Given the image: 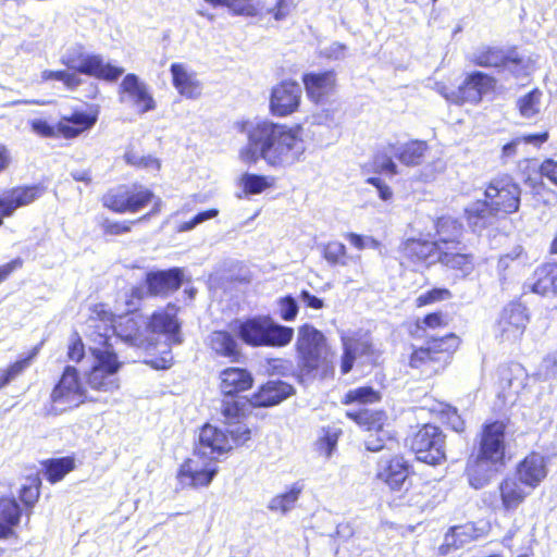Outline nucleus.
Returning <instances> with one entry per match:
<instances>
[{
  "label": "nucleus",
  "instance_id": "1",
  "mask_svg": "<svg viewBox=\"0 0 557 557\" xmlns=\"http://www.w3.org/2000/svg\"><path fill=\"white\" fill-rule=\"evenodd\" d=\"M236 128L247 139L238 150V159L248 166L261 159L269 166H282L297 161L305 151L300 124L288 126L267 119L257 122L246 120L237 122Z\"/></svg>",
  "mask_w": 557,
  "mask_h": 557
},
{
  "label": "nucleus",
  "instance_id": "2",
  "mask_svg": "<svg viewBox=\"0 0 557 557\" xmlns=\"http://www.w3.org/2000/svg\"><path fill=\"white\" fill-rule=\"evenodd\" d=\"M520 195L519 185L510 176L494 178L485 190V199L478 200L466 209L468 223L473 231H478L493 224L498 214L518 211Z\"/></svg>",
  "mask_w": 557,
  "mask_h": 557
},
{
  "label": "nucleus",
  "instance_id": "3",
  "mask_svg": "<svg viewBox=\"0 0 557 557\" xmlns=\"http://www.w3.org/2000/svg\"><path fill=\"white\" fill-rule=\"evenodd\" d=\"M297 368L294 376L299 383L325 377L333 372V356L324 334L309 323L298 327L295 343Z\"/></svg>",
  "mask_w": 557,
  "mask_h": 557
},
{
  "label": "nucleus",
  "instance_id": "4",
  "mask_svg": "<svg viewBox=\"0 0 557 557\" xmlns=\"http://www.w3.org/2000/svg\"><path fill=\"white\" fill-rule=\"evenodd\" d=\"M89 400L88 391L79 369L66 364L51 388L44 412L46 416H60Z\"/></svg>",
  "mask_w": 557,
  "mask_h": 557
},
{
  "label": "nucleus",
  "instance_id": "5",
  "mask_svg": "<svg viewBox=\"0 0 557 557\" xmlns=\"http://www.w3.org/2000/svg\"><path fill=\"white\" fill-rule=\"evenodd\" d=\"M41 491V479L38 473L28 475L26 482L17 491L20 504L14 496H0V540L16 537L15 529L22 516L29 517L38 503Z\"/></svg>",
  "mask_w": 557,
  "mask_h": 557
},
{
  "label": "nucleus",
  "instance_id": "6",
  "mask_svg": "<svg viewBox=\"0 0 557 557\" xmlns=\"http://www.w3.org/2000/svg\"><path fill=\"white\" fill-rule=\"evenodd\" d=\"M90 355L94 361L85 373L86 387L102 393L117 389L120 387L117 373L123 362L110 343V338L104 336L101 347L90 348Z\"/></svg>",
  "mask_w": 557,
  "mask_h": 557
},
{
  "label": "nucleus",
  "instance_id": "7",
  "mask_svg": "<svg viewBox=\"0 0 557 557\" xmlns=\"http://www.w3.org/2000/svg\"><path fill=\"white\" fill-rule=\"evenodd\" d=\"M234 330L239 339L250 347H285L294 337L293 327L276 324L268 317L236 321Z\"/></svg>",
  "mask_w": 557,
  "mask_h": 557
},
{
  "label": "nucleus",
  "instance_id": "8",
  "mask_svg": "<svg viewBox=\"0 0 557 557\" xmlns=\"http://www.w3.org/2000/svg\"><path fill=\"white\" fill-rule=\"evenodd\" d=\"M72 71L63 74L62 84L67 90L74 91L83 83L79 74L95 77L108 83L116 82L124 73V69L106 62L101 54L78 53L63 62Z\"/></svg>",
  "mask_w": 557,
  "mask_h": 557
},
{
  "label": "nucleus",
  "instance_id": "9",
  "mask_svg": "<svg viewBox=\"0 0 557 557\" xmlns=\"http://www.w3.org/2000/svg\"><path fill=\"white\" fill-rule=\"evenodd\" d=\"M154 193L139 184H120L115 187L108 189L101 196V205L109 211L123 214V213H137L145 209L150 202H154Z\"/></svg>",
  "mask_w": 557,
  "mask_h": 557
},
{
  "label": "nucleus",
  "instance_id": "10",
  "mask_svg": "<svg viewBox=\"0 0 557 557\" xmlns=\"http://www.w3.org/2000/svg\"><path fill=\"white\" fill-rule=\"evenodd\" d=\"M410 448L417 459L428 465L437 466L446 460L445 434L433 424H424L412 436Z\"/></svg>",
  "mask_w": 557,
  "mask_h": 557
},
{
  "label": "nucleus",
  "instance_id": "11",
  "mask_svg": "<svg viewBox=\"0 0 557 557\" xmlns=\"http://www.w3.org/2000/svg\"><path fill=\"white\" fill-rule=\"evenodd\" d=\"M218 466L211 459L194 454L193 457L186 458L180 466L176 478L181 484L191 488L207 487L218 474Z\"/></svg>",
  "mask_w": 557,
  "mask_h": 557
},
{
  "label": "nucleus",
  "instance_id": "12",
  "mask_svg": "<svg viewBox=\"0 0 557 557\" xmlns=\"http://www.w3.org/2000/svg\"><path fill=\"white\" fill-rule=\"evenodd\" d=\"M507 424L504 421L485 423L481 432L478 455L494 463H505Z\"/></svg>",
  "mask_w": 557,
  "mask_h": 557
},
{
  "label": "nucleus",
  "instance_id": "13",
  "mask_svg": "<svg viewBox=\"0 0 557 557\" xmlns=\"http://www.w3.org/2000/svg\"><path fill=\"white\" fill-rule=\"evenodd\" d=\"M350 419H354L359 425L367 426L369 435L364 438L366 449L369 451H380L382 449H393L396 442L393 437L387 435V432L383 430L385 416L383 412H369L352 414L350 412Z\"/></svg>",
  "mask_w": 557,
  "mask_h": 557
},
{
  "label": "nucleus",
  "instance_id": "14",
  "mask_svg": "<svg viewBox=\"0 0 557 557\" xmlns=\"http://www.w3.org/2000/svg\"><path fill=\"white\" fill-rule=\"evenodd\" d=\"M119 95L121 101L127 100L139 114H145L157 108L149 87L134 73H128L123 77Z\"/></svg>",
  "mask_w": 557,
  "mask_h": 557
},
{
  "label": "nucleus",
  "instance_id": "15",
  "mask_svg": "<svg viewBox=\"0 0 557 557\" xmlns=\"http://www.w3.org/2000/svg\"><path fill=\"white\" fill-rule=\"evenodd\" d=\"M528 321L527 308L519 302H511L502 310L495 329L496 336L502 342H516L524 333Z\"/></svg>",
  "mask_w": 557,
  "mask_h": 557
},
{
  "label": "nucleus",
  "instance_id": "16",
  "mask_svg": "<svg viewBox=\"0 0 557 557\" xmlns=\"http://www.w3.org/2000/svg\"><path fill=\"white\" fill-rule=\"evenodd\" d=\"M180 308L169 302L163 309L151 313L147 322V331L152 334H162L171 345H180L183 342L181 335V322L177 319Z\"/></svg>",
  "mask_w": 557,
  "mask_h": 557
},
{
  "label": "nucleus",
  "instance_id": "17",
  "mask_svg": "<svg viewBox=\"0 0 557 557\" xmlns=\"http://www.w3.org/2000/svg\"><path fill=\"white\" fill-rule=\"evenodd\" d=\"M301 82L308 99L321 104L326 102L337 88V74L334 70L310 71L302 75Z\"/></svg>",
  "mask_w": 557,
  "mask_h": 557
},
{
  "label": "nucleus",
  "instance_id": "18",
  "mask_svg": "<svg viewBox=\"0 0 557 557\" xmlns=\"http://www.w3.org/2000/svg\"><path fill=\"white\" fill-rule=\"evenodd\" d=\"M99 113V106L92 104L86 111L76 109L62 115L58 121L61 139L72 140L90 131L98 122Z\"/></svg>",
  "mask_w": 557,
  "mask_h": 557
},
{
  "label": "nucleus",
  "instance_id": "19",
  "mask_svg": "<svg viewBox=\"0 0 557 557\" xmlns=\"http://www.w3.org/2000/svg\"><path fill=\"white\" fill-rule=\"evenodd\" d=\"M184 282V270L178 267L148 271L144 278L147 294L151 297H168L178 290Z\"/></svg>",
  "mask_w": 557,
  "mask_h": 557
},
{
  "label": "nucleus",
  "instance_id": "20",
  "mask_svg": "<svg viewBox=\"0 0 557 557\" xmlns=\"http://www.w3.org/2000/svg\"><path fill=\"white\" fill-rule=\"evenodd\" d=\"M45 188L40 185H17L0 194V226L21 208L33 203L41 197Z\"/></svg>",
  "mask_w": 557,
  "mask_h": 557
},
{
  "label": "nucleus",
  "instance_id": "21",
  "mask_svg": "<svg viewBox=\"0 0 557 557\" xmlns=\"http://www.w3.org/2000/svg\"><path fill=\"white\" fill-rule=\"evenodd\" d=\"M301 90L297 82L283 81L275 85L270 96V112L284 117L294 113L300 106Z\"/></svg>",
  "mask_w": 557,
  "mask_h": 557
},
{
  "label": "nucleus",
  "instance_id": "22",
  "mask_svg": "<svg viewBox=\"0 0 557 557\" xmlns=\"http://www.w3.org/2000/svg\"><path fill=\"white\" fill-rule=\"evenodd\" d=\"M457 346V337L454 334H449L440 339H434L429 343L426 347H421L414 350L410 357V367L422 369L423 371H435V364H440L443 361V355L445 351Z\"/></svg>",
  "mask_w": 557,
  "mask_h": 557
},
{
  "label": "nucleus",
  "instance_id": "23",
  "mask_svg": "<svg viewBox=\"0 0 557 557\" xmlns=\"http://www.w3.org/2000/svg\"><path fill=\"white\" fill-rule=\"evenodd\" d=\"M295 394L292 384L281 380H270L260 384L247 399L252 408H269L276 406Z\"/></svg>",
  "mask_w": 557,
  "mask_h": 557
},
{
  "label": "nucleus",
  "instance_id": "24",
  "mask_svg": "<svg viewBox=\"0 0 557 557\" xmlns=\"http://www.w3.org/2000/svg\"><path fill=\"white\" fill-rule=\"evenodd\" d=\"M410 473L411 466L403 456L396 455L388 459L382 458L379 461L377 478L393 491L407 490Z\"/></svg>",
  "mask_w": 557,
  "mask_h": 557
},
{
  "label": "nucleus",
  "instance_id": "25",
  "mask_svg": "<svg viewBox=\"0 0 557 557\" xmlns=\"http://www.w3.org/2000/svg\"><path fill=\"white\" fill-rule=\"evenodd\" d=\"M206 346L210 354L218 358H224L232 363L240 362L244 354L236 336L227 330H214L206 339Z\"/></svg>",
  "mask_w": 557,
  "mask_h": 557
},
{
  "label": "nucleus",
  "instance_id": "26",
  "mask_svg": "<svg viewBox=\"0 0 557 557\" xmlns=\"http://www.w3.org/2000/svg\"><path fill=\"white\" fill-rule=\"evenodd\" d=\"M232 441L230 440L226 431H223L209 423L200 429L199 434V454L211 459L216 460L219 456L232 450Z\"/></svg>",
  "mask_w": 557,
  "mask_h": 557
},
{
  "label": "nucleus",
  "instance_id": "27",
  "mask_svg": "<svg viewBox=\"0 0 557 557\" xmlns=\"http://www.w3.org/2000/svg\"><path fill=\"white\" fill-rule=\"evenodd\" d=\"M220 391L224 397H236L250 391L255 379L251 372L245 368L227 367L220 372Z\"/></svg>",
  "mask_w": 557,
  "mask_h": 557
},
{
  "label": "nucleus",
  "instance_id": "28",
  "mask_svg": "<svg viewBox=\"0 0 557 557\" xmlns=\"http://www.w3.org/2000/svg\"><path fill=\"white\" fill-rule=\"evenodd\" d=\"M547 463L543 455L531 453L517 466V479L530 491L535 490L547 475Z\"/></svg>",
  "mask_w": 557,
  "mask_h": 557
},
{
  "label": "nucleus",
  "instance_id": "29",
  "mask_svg": "<svg viewBox=\"0 0 557 557\" xmlns=\"http://www.w3.org/2000/svg\"><path fill=\"white\" fill-rule=\"evenodd\" d=\"M509 52H505L502 49L494 47H482L474 51L471 55V61L479 66L484 67H505L512 69L517 71L515 67L517 66V59H513L512 55H508Z\"/></svg>",
  "mask_w": 557,
  "mask_h": 557
},
{
  "label": "nucleus",
  "instance_id": "30",
  "mask_svg": "<svg viewBox=\"0 0 557 557\" xmlns=\"http://www.w3.org/2000/svg\"><path fill=\"white\" fill-rule=\"evenodd\" d=\"M170 71L172 84L180 95L191 99L200 96L201 84L195 73L188 72L183 63H172Z\"/></svg>",
  "mask_w": 557,
  "mask_h": 557
},
{
  "label": "nucleus",
  "instance_id": "31",
  "mask_svg": "<svg viewBox=\"0 0 557 557\" xmlns=\"http://www.w3.org/2000/svg\"><path fill=\"white\" fill-rule=\"evenodd\" d=\"M502 463H494L485 460L482 456L476 455L473 460H470L467 467V475L469 484L475 490L486 486Z\"/></svg>",
  "mask_w": 557,
  "mask_h": 557
},
{
  "label": "nucleus",
  "instance_id": "32",
  "mask_svg": "<svg viewBox=\"0 0 557 557\" xmlns=\"http://www.w3.org/2000/svg\"><path fill=\"white\" fill-rule=\"evenodd\" d=\"M499 493L504 510L513 511L525 500L531 491L517 478H506L499 484Z\"/></svg>",
  "mask_w": 557,
  "mask_h": 557
},
{
  "label": "nucleus",
  "instance_id": "33",
  "mask_svg": "<svg viewBox=\"0 0 557 557\" xmlns=\"http://www.w3.org/2000/svg\"><path fill=\"white\" fill-rule=\"evenodd\" d=\"M161 207H162L161 199H157L154 201L152 209L149 212L140 215L139 218H137L135 220L112 221V220L106 219L100 224L102 234L104 236H109V237H115V236L128 234L132 232L134 225H136L137 223L148 221V220H150L151 216L159 214L161 211Z\"/></svg>",
  "mask_w": 557,
  "mask_h": 557
},
{
  "label": "nucleus",
  "instance_id": "34",
  "mask_svg": "<svg viewBox=\"0 0 557 557\" xmlns=\"http://www.w3.org/2000/svg\"><path fill=\"white\" fill-rule=\"evenodd\" d=\"M494 85L495 81L493 77L482 72H474L467 77L460 91L468 101L479 102L483 95L494 88Z\"/></svg>",
  "mask_w": 557,
  "mask_h": 557
},
{
  "label": "nucleus",
  "instance_id": "35",
  "mask_svg": "<svg viewBox=\"0 0 557 557\" xmlns=\"http://www.w3.org/2000/svg\"><path fill=\"white\" fill-rule=\"evenodd\" d=\"M389 150L395 152V157L403 164L417 166L423 162L429 145L423 140H410L399 146H391Z\"/></svg>",
  "mask_w": 557,
  "mask_h": 557
},
{
  "label": "nucleus",
  "instance_id": "36",
  "mask_svg": "<svg viewBox=\"0 0 557 557\" xmlns=\"http://www.w3.org/2000/svg\"><path fill=\"white\" fill-rule=\"evenodd\" d=\"M443 249L436 242H428L410 238L404 244V253L417 261H431L438 260V252Z\"/></svg>",
  "mask_w": 557,
  "mask_h": 557
},
{
  "label": "nucleus",
  "instance_id": "37",
  "mask_svg": "<svg viewBox=\"0 0 557 557\" xmlns=\"http://www.w3.org/2000/svg\"><path fill=\"white\" fill-rule=\"evenodd\" d=\"M438 261L451 270L459 271L462 276L469 275L474 268L473 257L459 252L457 245L443 247L438 252Z\"/></svg>",
  "mask_w": 557,
  "mask_h": 557
},
{
  "label": "nucleus",
  "instance_id": "38",
  "mask_svg": "<svg viewBox=\"0 0 557 557\" xmlns=\"http://www.w3.org/2000/svg\"><path fill=\"white\" fill-rule=\"evenodd\" d=\"M40 350V345L33 347L26 356L11 362L5 369L0 371V389L9 385L13 380L22 375L36 359Z\"/></svg>",
  "mask_w": 557,
  "mask_h": 557
},
{
  "label": "nucleus",
  "instance_id": "39",
  "mask_svg": "<svg viewBox=\"0 0 557 557\" xmlns=\"http://www.w3.org/2000/svg\"><path fill=\"white\" fill-rule=\"evenodd\" d=\"M41 466L46 479L54 484L75 469V458L73 456L50 458L42 461Z\"/></svg>",
  "mask_w": 557,
  "mask_h": 557
},
{
  "label": "nucleus",
  "instance_id": "40",
  "mask_svg": "<svg viewBox=\"0 0 557 557\" xmlns=\"http://www.w3.org/2000/svg\"><path fill=\"white\" fill-rule=\"evenodd\" d=\"M536 281L532 285V290L540 295L549 293L557 294V263H548L535 272Z\"/></svg>",
  "mask_w": 557,
  "mask_h": 557
},
{
  "label": "nucleus",
  "instance_id": "41",
  "mask_svg": "<svg viewBox=\"0 0 557 557\" xmlns=\"http://www.w3.org/2000/svg\"><path fill=\"white\" fill-rule=\"evenodd\" d=\"M436 232L438 240L436 243L443 247L456 246L459 244V238L462 234V226L455 219L444 216L436 222Z\"/></svg>",
  "mask_w": 557,
  "mask_h": 557
},
{
  "label": "nucleus",
  "instance_id": "42",
  "mask_svg": "<svg viewBox=\"0 0 557 557\" xmlns=\"http://www.w3.org/2000/svg\"><path fill=\"white\" fill-rule=\"evenodd\" d=\"M302 492V485L294 483L288 491L275 495L268 505V508L274 512L286 513L292 510Z\"/></svg>",
  "mask_w": 557,
  "mask_h": 557
},
{
  "label": "nucleus",
  "instance_id": "43",
  "mask_svg": "<svg viewBox=\"0 0 557 557\" xmlns=\"http://www.w3.org/2000/svg\"><path fill=\"white\" fill-rule=\"evenodd\" d=\"M125 163L136 170H151L160 171L161 162L160 159L152 154H140L139 151L129 147L123 154Z\"/></svg>",
  "mask_w": 557,
  "mask_h": 557
},
{
  "label": "nucleus",
  "instance_id": "44",
  "mask_svg": "<svg viewBox=\"0 0 557 557\" xmlns=\"http://www.w3.org/2000/svg\"><path fill=\"white\" fill-rule=\"evenodd\" d=\"M261 4L258 15L269 16L277 22L289 16L295 8L293 0H261Z\"/></svg>",
  "mask_w": 557,
  "mask_h": 557
},
{
  "label": "nucleus",
  "instance_id": "45",
  "mask_svg": "<svg viewBox=\"0 0 557 557\" xmlns=\"http://www.w3.org/2000/svg\"><path fill=\"white\" fill-rule=\"evenodd\" d=\"M350 370L354 368V360L357 358H364L367 362L376 364L381 357V351L373 347L368 337L355 342H350Z\"/></svg>",
  "mask_w": 557,
  "mask_h": 557
},
{
  "label": "nucleus",
  "instance_id": "46",
  "mask_svg": "<svg viewBox=\"0 0 557 557\" xmlns=\"http://www.w3.org/2000/svg\"><path fill=\"white\" fill-rule=\"evenodd\" d=\"M221 413L227 426L237 424L247 417L246 403L237 398V396L231 397V399H224L221 406Z\"/></svg>",
  "mask_w": 557,
  "mask_h": 557
},
{
  "label": "nucleus",
  "instance_id": "47",
  "mask_svg": "<svg viewBox=\"0 0 557 557\" xmlns=\"http://www.w3.org/2000/svg\"><path fill=\"white\" fill-rule=\"evenodd\" d=\"M543 92L539 88H534L530 92L520 97L517 107L520 115L524 119H532L541 111Z\"/></svg>",
  "mask_w": 557,
  "mask_h": 557
},
{
  "label": "nucleus",
  "instance_id": "48",
  "mask_svg": "<svg viewBox=\"0 0 557 557\" xmlns=\"http://www.w3.org/2000/svg\"><path fill=\"white\" fill-rule=\"evenodd\" d=\"M391 146L393 145L389 144L375 153L373 158V166L376 172L393 176L398 174V170L397 164L393 160L395 152L389 150Z\"/></svg>",
  "mask_w": 557,
  "mask_h": 557
},
{
  "label": "nucleus",
  "instance_id": "49",
  "mask_svg": "<svg viewBox=\"0 0 557 557\" xmlns=\"http://www.w3.org/2000/svg\"><path fill=\"white\" fill-rule=\"evenodd\" d=\"M342 432L332 428H322L321 435L315 441V450L319 455L330 457Z\"/></svg>",
  "mask_w": 557,
  "mask_h": 557
},
{
  "label": "nucleus",
  "instance_id": "50",
  "mask_svg": "<svg viewBox=\"0 0 557 557\" xmlns=\"http://www.w3.org/2000/svg\"><path fill=\"white\" fill-rule=\"evenodd\" d=\"M234 15L257 16L261 10V0H226L222 5Z\"/></svg>",
  "mask_w": 557,
  "mask_h": 557
},
{
  "label": "nucleus",
  "instance_id": "51",
  "mask_svg": "<svg viewBox=\"0 0 557 557\" xmlns=\"http://www.w3.org/2000/svg\"><path fill=\"white\" fill-rule=\"evenodd\" d=\"M240 181L243 190L248 195L261 194L273 185L267 176L260 174L246 173Z\"/></svg>",
  "mask_w": 557,
  "mask_h": 557
},
{
  "label": "nucleus",
  "instance_id": "52",
  "mask_svg": "<svg viewBox=\"0 0 557 557\" xmlns=\"http://www.w3.org/2000/svg\"><path fill=\"white\" fill-rule=\"evenodd\" d=\"M472 527L458 525L450 529V532L445 535L444 545L447 547L458 548L471 539Z\"/></svg>",
  "mask_w": 557,
  "mask_h": 557
},
{
  "label": "nucleus",
  "instance_id": "53",
  "mask_svg": "<svg viewBox=\"0 0 557 557\" xmlns=\"http://www.w3.org/2000/svg\"><path fill=\"white\" fill-rule=\"evenodd\" d=\"M85 356V344L78 332H73L72 335L70 336L66 347L67 360L74 363H81L84 360Z\"/></svg>",
  "mask_w": 557,
  "mask_h": 557
},
{
  "label": "nucleus",
  "instance_id": "54",
  "mask_svg": "<svg viewBox=\"0 0 557 557\" xmlns=\"http://www.w3.org/2000/svg\"><path fill=\"white\" fill-rule=\"evenodd\" d=\"M540 381L557 377V350L545 356L535 373Z\"/></svg>",
  "mask_w": 557,
  "mask_h": 557
},
{
  "label": "nucleus",
  "instance_id": "55",
  "mask_svg": "<svg viewBox=\"0 0 557 557\" xmlns=\"http://www.w3.org/2000/svg\"><path fill=\"white\" fill-rule=\"evenodd\" d=\"M30 129L42 138H61L59 132V123L50 124L48 121L42 119H35L29 123Z\"/></svg>",
  "mask_w": 557,
  "mask_h": 557
},
{
  "label": "nucleus",
  "instance_id": "56",
  "mask_svg": "<svg viewBox=\"0 0 557 557\" xmlns=\"http://www.w3.org/2000/svg\"><path fill=\"white\" fill-rule=\"evenodd\" d=\"M226 433L232 441V447L244 445L251 438V429L242 421L232 426H227Z\"/></svg>",
  "mask_w": 557,
  "mask_h": 557
},
{
  "label": "nucleus",
  "instance_id": "57",
  "mask_svg": "<svg viewBox=\"0 0 557 557\" xmlns=\"http://www.w3.org/2000/svg\"><path fill=\"white\" fill-rule=\"evenodd\" d=\"M278 314L284 321H293L298 314V305L290 295L281 297L277 300Z\"/></svg>",
  "mask_w": 557,
  "mask_h": 557
},
{
  "label": "nucleus",
  "instance_id": "58",
  "mask_svg": "<svg viewBox=\"0 0 557 557\" xmlns=\"http://www.w3.org/2000/svg\"><path fill=\"white\" fill-rule=\"evenodd\" d=\"M381 399L379 392L370 386L358 387L350 391V403L358 401L360 404H373Z\"/></svg>",
  "mask_w": 557,
  "mask_h": 557
},
{
  "label": "nucleus",
  "instance_id": "59",
  "mask_svg": "<svg viewBox=\"0 0 557 557\" xmlns=\"http://www.w3.org/2000/svg\"><path fill=\"white\" fill-rule=\"evenodd\" d=\"M451 297V293L446 288H434L429 290L417 298V306L422 307L435 301L449 299Z\"/></svg>",
  "mask_w": 557,
  "mask_h": 557
},
{
  "label": "nucleus",
  "instance_id": "60",
  "mask_svg": "<svg viewBox=\"0 0 557 557\" xmlns=\"http://www.w3.org/2000/svg\"><path fill=\"white\" fill-rule=\"evenodd\" d=\"M219 214V210L215 208H211L205 211L197 213L189 221L184 222L180 225L178 231L186 232L193 230L197 224L202 223L209 219L215 218Z\"/></svg>",
  "mask_w": 557,
  "mask_h": 557
},
{
  "label": "nucleus",
  "instance_id": "61",
  "mask_svg": "<svg viewBox=\"0 0 557 557\" xmlns=\"http://www.w3.org/2000/svg\"><path fill=\"white\" fill-rule=\"evenodd\" d=\"M508 55H512L513 59H517V66L515 67L517 71L512 69H507L509 72L515 74L516 76H525L529 75L533 70V62L530 58H524L519 55L516 51H510Z\"/></svg>",
  "mask_w": 557,
  "mask_h": 557
},
{
  "label": "nucleus",
  "instance_id": "62",
  "mask_svg": "<svg viewBox=\"0 0 557 557\" xmlns=\"http://www.w3.org/2000/svg\"><path fill=\"white\" fill-rule=\"evenodd\" d=\"M91 319H96L102 322L113 323L114 322V313L108 308L106 304L99 302L95 304L90 308Z\"/></svg>",
  "mask_w": 557,
  "mask_h": 557
},
{
  "label": "nucleus",
  "instance_id": "63",
  "mask_svg": "<svg viewBox=\"0 0 557 557\" xmlns=\"http://www.w3.org/2000/svg\"><path fill=\"white\" fill-rule=\"evenodd\" d=\"M350 245L358 249H380V243L370 236H360L350 233Z\"/></svg>",
  "mask_w": 557,
  "mask_h": 557
},
{
  "label": "nucleus",
  "instance_id": "64",
  "mask_svg": "<svg viewBox=\"0 0 557 557\" xmlns=\"http://www.w3.org/2000/svg\"><path fill=\"white\" fill-rule=\"evenodd\" d=\"M324 256L331 263H337L345 256V247L337 243H329L324 247Z\"/></svg>",
  "mask_w": 557,
  "mask_h": 557
}]
</instances>
